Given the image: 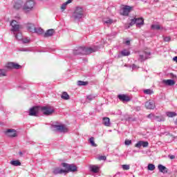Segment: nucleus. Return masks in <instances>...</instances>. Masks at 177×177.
<instances>
[{
  "label": "nucleus",
  "instance_id": "obj_1",
  "mask_svg": "<svg viewBox=\"0 0 177 177\" xmlns=\"http://www.w3.org/2000/svg\"><path fill=\"white\" fill-rule=\"evenodd\" d=\"M71 17L75 21H81V19L85 17V11L84 10V8L80 6L75 8Z\"/></svg>",
  "mask_w": 177,
  "mask_h": 177
},
{
  "label": "nucleus",
  "instance_id": "obj_2",
  "mask_svg": "<svg viewBox=\"0 0 177 177\" xmlns=\"http://www.w3.org/2000/svg\"><path fill=\"white\" fill-rule=\"evenodd\" d=\"M10 26L12 27L11 31L14 32L16 39L21 41V39H23V35L21 32H19V30H20V25H19V22H17L16 20H12L10 23Z\"/></svg>",
  "mask_w": 177,
  "mask_h": 177
},
{
  "label": "nucleus",
  "instance_id": "obj_3",
  "mask_svg": "<svg viewBox=\"0 0 177 177\" xmlns=\"http://www.w3.org/2000/svg\"><path fill=\"white\" fill-rule=\"evenodd\" d=\"M45 115V106H36L30 109L29 115L37 117V115Z\"/></svg>",
  "mask_w": 177,
  "mask_h": 177
},
{
  "label": "nucleus",
  "instance_id": "obj_4",
  "mask_svg": "<svg viewBox=\"0 0 177 177\" xmlns=\"http://www.w3.org/2000/svg\"><path fill=\"white\" fill-rule=\"evenodd\" d=\"M95 52V49L92 48L79 47L77 49L73 50L74 55H91Z\"/></svg>",
  "mask_w": 177,
  "mask_h": 177
},
{
  "label": "nucleus",
  "instance_id": "obj_5",
  "mask_svg": "<svg viewBox=\"0 0 177 177\" xmlns=\"http://www.w3.org/2000/svg\"><path fill=\"white\" fill-rule=\"evenodd\" d=\"M62 167L65 168V174H68V172H75L77 171V166L74 164H68L66 162H62L61 164Z\"/></svg>",
  "mask_w": 177,
  "mask_h": 177
},
{
  "label": "nucleus",
  "instance_id": "obj_6",
  "mask_svg": "<svg viewBox=\"0 0 177 177\" xmlns=\"http://www.w3.org/2000/svg\"><path fill=\"white\" fill-rule=\"evenodd\" d=\"M34 6H35V1L34 0H28L24 3L23 9L26 12H31L34 9Z\"/></svg>",
  "mask_w": 177,
  "mask_h": 177
},
{
  "label": "nucleus",
  "instance_id": "obj_7",
  "mask_svg": "<svg viewBox=\"0 0 177 177\" xmlns=\"http://www.w3.org/2000/svg\"><path fill=\"white\" fill-rule=\"evenodd\" d=\"M55 111V107L49 105L45 106V115H53Z\"/></svg>",
  "mask_w": 177,
  "mask_h": 177
},
{
  "label": "nucleus",
  "instance_id": "obj_8",
  "mask_svg": "<svg viewBox=\"0 0 177 177\" xmlns=\"http://www.w3.org/2000/svg\"><path fill=\"white\" fill-rule=\"evenodd\" d=\"M145 108L147 109V110H154L156 109V102L151 100L146 102Z\"/></svg>",
  "mask_w": 177,
  "mask_h": 177
},
{
  "label": "nucleus",
  "instance_id": "obj_9",
  "mask_svg": "<svg viewBox=\"0 0 177 177\" xmlns=\"http://www.w3.org/2000/svg\"><path fill=\"white\" fill-rule=\"evenodd\" d=\"M132 10V7L129 6H125L122 10L120 14L122 16H129V13H131V11Z\"/></svg>",
  "mask_w": 177,
  "mask_h": 177
},
{
  "label": "nucleus",
  "instance_id": "obj_10",
  "mask_svg": "<svg viewBox=\"0 0 177 177\" xmlns=\"http://www.w3.org/2000/svg\"><path fill=\"white\" fill-rule=\"evenodd\" d=\"M6 67L10 70L12 68H15L16 70H19V68H21V65L15 62H8L6 65Z\"/></svg>",
  "mask_w": 177,
  "mask_h": 177
},
{
  "label": "nucleus",
  "instance_id": "obj_11",
  "mask_svg": "<svg viewBox=\"0 0 177 177\" xmlns=\"http://www.w3.org/2000/svg\"><path fill=\"white\" fill-rule=\"evenodd\" d=\"M6 135L10 138H16L17 136V131L13 129H8L6 131Z\"/></svg>",
  "mask_w": 177,
  "mask_h": 177
},
{
  "label": "nucleus",
  "instance_id": "obj_12",
  "mask_svg": "<svg viewBox=\"0 0 177 177\" xmlns=\"http://www.w3.org/2000/svg\"><path fill=\"white\" fill-rule=\"evenodd\" d=\"M118 98L120 102H122L123 103H125V102H131V98L129 96L125 95V94H119L118 95Z\"/></svg>",
  "mask_w": 177,
  "mask_h": 177
},
{
  "label": "nucleus",
  "instance_id": "obj_13",
  "mask_svg": "<svg viewBox=\"0 0 177 177\" xmlns=\"http://www.w3.org/2000/svg\"><path fill=\"white\" fill-rule=\"evenodd\" d=\"M55 131L58 132H67V128L64 127L63 124H56L53 126Z\"/></svg>",
  "mask_w": 177,
  "mask_h": 177
},
{
  "label": "nucleus",
  "instance_id": "obj_14",
  "mask_svg": "<svg viewBox=\"0 0 177 177\" xmlns=\"http://www.w3.org/2000/svg\"><path fill=\"white\" fill-rule=\"evenodd\" d=\"M150 53H144V55H140L138 60L139 62H145V60L149 59V56H150Z\"/></svg>",
  "mask_w": 177,
  "mask_h": 177
},
{
  "label": "nucleus",
  "instance_id": "obj_15",
  "mask_svg": "<svg viewBox=\"0 0 177 177\" xmlns=\"http://www.w3.org/2000/svg\"><path fill=\"white\" fill-rule=\"evenodd\" d=\"M53 174H54V175H59V174H66V170L63 169L60 167H55L53 171Z\"/></svg>",
  "mask_w": 177,
  "mask_h": 177
},
{
  "label": "nucleus",
  "instance_id": "obj_16",
  "mask_svg": "<svg viewBox=\"0 0 177 177\" xmlns=\"http://www.w3.org/2000/svg\"><path fill=\"white\" fill-rule=\"evenodd\" d=\"M158 169L159 172H162V174H168V169L162 165H158Z\"/></svg>",
  "mask_w": 177,
  "mask_h": 177
},
{
  "label": "nucleus",
  "instance_id": "obj_17",
  "mask_svg": "<svg viewBox=\"0 0 177 177\" xmlns=\"http://www.w3.org/2000/svg\"><path fill=\"white\" fill-rule=\"evenodd\" d=\"M145 24V20L143 18H136V27H142Z\"/></svg>",
  "mask_w": 177,
  "mask_h": 177
},
{
  "label": "nucleus",
  "instance_id": "obj_18",
  "mask_svg": "<svg viewBox=\"0 0 177 177\" xmlns=\"http://www.w3.org/2000/svg\"><path fill=\"white\" fill-rule=\"evenodd\" d=\"M162 83L165 84V85H167L168 86H174L175 84V81L174 80H163Z\"/></svg>",
  "mask_w": 177,
  "mask_h": 177
},
{
  "label": "nucleus",
  "instance_id": "obj_19",
  "mask_svg": "<svg viewBox=\"0 0 177 177\" xmlns=\"http://www.w3.org/2000/svg\"><path fill=\"white\" fill-rule=\"evenodd\" d=\"M55 34V29H48L45 32V38H48V37H52Z\"/></svg>",
  "mask_w": 177,
  "mask_h": 177
},
{
  "label": "nucleus",
  "instance_id": "obj_20",
  "mask_svg": "<svg viewBox=\"0 0 177 177\" xmlns=\"http://www.w3.org/2000/svg\"><path fill=\"white\" fill-rule=\"evenodd\" d=\"M89 168L90 171L91 172H93V174H97V172H99V167H97V165H90Z\"/></svg>",
  "mask_w": 177,
  "mask_h": 177
},
{
  "label": "nucleus",
  "instance_id": "obj_21",
  "mask_svg": "<svg viewBox=\"0 0 177 177\" xmlns=\"http://www.w3.org/2000/svg\"><path fill=\"white\" fill-rule=\"evenodd\" d=\"M71 2H73V0H68L66 2L62 3V5L61 6L62 12H64V10H66V8H67V6L68 5V3H71Z\"/></svg>",
  "mask_w": 177,
  "mask_h": 177
},
{
  "label": "nucleus",
  "instance_id": "obj_22",
  "mask_svg": "<svg viewBox=\"0 0 177 177\" xmlns=\"http://www.w3.org/2000/svg\"><path fill=\"white\" fill-rule=\"evenodd\" d=\"M102 124L105 126V127H110V118L105 117L102 118Z\"/></svg>",
  "mask_w": 177,
  "mask_h": 177
},
{
  "label": "nucleus",
  "instance_id": "obj_23",
  "mask_svg": "<svg viewBox=\"0 0 177 177\" xmlns=\"http://www.w3.org/2000/svg\"><path fill=\"white\" fill-rule=\"evenodd\" d=\"M61 97L63 99V100H70V95H68V93H67V92H63Z\"/></svg>",
  "mask_w": 177,
  "mask_h": 177
},
{
  "label": "nucleus",
  "instance_id": "obj_24",
  "mask_svg": "<svg viewBox=\"0 0 177 177\" xmlns=\"http://www.w3.org/2000/svg\"><path fill=\"white\" fill-rule=\"evenodd\" d=\"M21 8V1H15L14 4V9L19 10V9H20Z\"/></svg>",
  "mask_w": 177,
  "mask_h": 177
},
{
  "label": "nucleus",
  "instance_id": "obj_25",
  "mask_svg": "<svg viewBox=\"0 0 177 177\" xmlns=\"http://www.w3.org/2000/svg\"><path fill=\"white\" fill-rule=\"evenodd\" d=\"M35 26L34 24H29L28 26V31H30V32L35 33Z\"/></svg>",
  "mask_w": 177,
  "mask_h": 177
},
{
  "label": "nucleus",
  "instance_id": "obj_26",
  "mask_svg": "<svg viewBox=\"0 0 177 177\" xmlns=\"http://www.w3.org/2000/svg\"><path fill=\"white\" fill-rule=\"evenodd\" d=\"M35 33L37 34L38 35H41L44 34V29L39 27H36Z\"/></svg>",
  "mask_w": 177,
  "mask_h": 177
},
{
  "label": "nucleus",
  "instance_id": "obj_27",
  "mask_svg": "<svg viewBox=\"0 0 177 177\" xmlns=\"http://www.w3.org/2000/svg\"><path fill=\"white\" fill-rule=\"evenodd\" d=\"M10 164L14 167H20L21 165V162L19 160H11Z\"/></svg>",
  "mask_w": 177,
  "mask_h": 177
},
{
  "label": "nucleus",
  "instance_id": "obj_28",
  "mask_svg": "<svg viewBox=\"0 0 177 177\" xmlns=\"http://www.w3.org/2000/svg\"><path fill=\"white\" fill-rule=\"evenodd\" d=\"M88 84H89V82H84V81H81V80L77 81V85L79 86H86V85H88Z\"/></svg>",
  "mask_w": 177,
  "mask_h": 177
},
{
  "label": "nucleus",
  "instance_id": "obj_29",
  "mask_svg": "<svg viewBox=\"0 0 177 177\" xmlns=\"http://www.w3.org/2000/svg\"><path fill=\"white\" fill-rule=\"evenodd\" d=\"M122 56H129L131 55V52L127 49H124L121 51Z\"/></svg>",
  "mask_w": 177,
  "mask_h": 177
},
{
  "label": "nucleus",
  "instance_id": "obj_30",
  "mask_svg": "<svg viewBox=\"0 0 177 177\" xmlns=\"http://www.w3.org/2000/svg\"><path fill=\"white\" fill-rule=\"evenodd\" d=\"M89 142L91 145V146H93V147H97V145H96V143H95V138L93 137L90 138Z\"/></svg>",
  "mask_w": 177,
  "mask_h": 177
},
{
  "label": "nucleus",
  "instance_id": "obj_31",
  "mask_svg": "<svg viewBox=\"0 0 177 177\" xmlns=\"http://www.w3.org/2000/svg\"><path fill=\"white\" fill-rule=\"evenodd\" d=\"M147 118H149L152 121H156V115H154V113H150L148 115H147Z\"/></svg>",
  "mask_w": 177,
  "mask_h": 177
},
{
  "label": "nucleus",
  "instance_id": "obj_32",
  "mask_svg": "<svg viewBox=\"0 0 177 177\" xmlns=\"http://www.w3.org/2000/svg\"><path fill=\"white\" fill-rule=\"evenodd\" d=\"M147 169L148 171H154L156 169V165L150 163L148 165Z\"/></svg>",
  "mask_w": 177,
  "mask_h": 177
},
{
  "label": "nucleus",
  "instance_id": "obj_33",
  "mask_svg": "<svg viewBox=\"0 0 177 177\" xmlns=\"http://www.w3.org/2000/svg\"><path fill=\"white\" fill-rule=\"evenodd\" d=\"M155 120L158 121V122L165 121L164 118L162 116H158V115L155 116Z\"/></svg>",
  "mask_w": 177,
  "mask_h": 177
},
{
  "label": "nucleus",
  "instance_id": "obj_34",
  "mask_svg": "<svg viewBox=\"0 0 177 177\" xmlns=\"http://www.w3.org/2000/svg\"><path fill=\"white\" fill-rule=\"evenodd\" d=\"M6 69H0V77H6Z\"/></svg>",
  "mask_w": 177,
  "mask_h": 177
},
{
  "label": "nucleus",
  "instance_id": "obj_35",
  "mask_svg": "<svg viewBox=\"0 0 177 177\" xmlns=\"http://www.w3.org/2000/svg\"><path fill=\"white\" fill-rule=\"evenodd\" d=\"M167 117H169L170 118H172V117H176V113L175 112H167L166 113Z\"/></svg>",
  "mask_w": 177,
  "mask_h": 177
},
{
  "label": "nucleus",
  "instance_id": "obj_36",
  "mask_svg": "<svg viewBox=\"0 0 177 177\" xmlns=\"http://www.w3.org/2000/svg\"><path fill=\"white\" fill-rule=\"evenodd\" d=\"M19 52H31V48H19Z\"/></svg>",
  "mask_w": 177,
  "mask_h": 177
},
{
  "label": "nucleus",
  "instance_id": "obj_37",
  "mask_svg": "<svg viewBox=\"0 0 177 177\" xmlns=\"http://www.w3.org/2000/svg\"><path fill=\"white\" fill-rule=\"evenodd\" d=\"M95 97H96V95L93 94H90L86 96V99H88V100H93Z\"/></svg>",
  "mask_w": 177,
  "mask_h": 177
},
{
  "label": "nucleus",
  "instance_id": "obj_38",
  "mask_svg": "<svg viewBox=\"0 0 177 177\" xmlns=\"http://www.w3.org/2000/svg\"><path fill=\"white\" fill-rule=\"evenodd\" d=\"M151 28L152 30H161V26H160V25H151Z\"/></svg>",
  "mask_w": 177,
  "mask_h": 177
},
{
  "label": "nucleus",
  "instance_id": "obj_39",
  "mask_svg": "<svg viewBox=\"0 0 177 177\" xmlns=\"http://www.w3.org/2000/svg\"><path fill=\"white\" fill-rule=\"evenodd\" d=\"M143 92L145 95H151L153 93V91L151 89H145L143 91Z\"/></svg>",
  "mask_w": 177,
  "mask_h": 177
},
{
  "label": "nucleus",
  "instance_id": "obj_40",
  "mask_svg": "<svg viewBox=\"0 0 177 177\" xmlns=\"http://www.w3.org/2000/svg\"><path fill=\"white\" fill-rule=\"evenodd\" d=\"M134 24H136V18L131 19V22L129 23V26L128 28H129V27L133 26Z\"/></svg>",
  "mask_w": 177,
  "mask_h": 177
},
{
  "label": "nucleus",
  "instance_id": "obj_41",
  "mask_svg": "<svg viewBox=\"0 0 177 177\" xmlns=\"http://www.w3.org/2000/svg\"><path fill=\"white\" fill-rule=\"evenodd\" d=\"M104 24H108V25L113 24V19H109L106 21H104Z\"/></svg>",
  "mask_w": 177,
  "mask_h": 177
},
{
  "label": "nucleus",
  "instance_id": "obj_42",
  "mask_svg": "<svg viewBox=\"0 0 177 177\" xmlns=\"http://www.w3.org/2000/svg\"><path fill=\"white\" fill-rule=\"evenodd\" d=\"M141 146H142V147H147L149 146V142L142 141Z\"/></svg>",
  "mask_w": 177,
  "mask_h": 177
},
{
  "label": "nucleus",
  "instance_id": "obj_43",
  "mask_svg": "<svg viewBox=\"0 0 177 177\" xmlns=\"http://www.w3.org/2000/svg\"><path fill=\"white\" fill-rule=\"evenodd\" d=\"M124 145L126 146H129V145H132V140H125Z\"/></svg>",
  "mask_w": 177,
  "mask_h": 177
},
{
  "label": "nucleus",
  "instance_id": "obj_44",
  "mask_svg": "<svg viewBox=\"0 0 177 177\" xmlns=\"http://www.w3.org/2000/svg\"><path fill=\"white\" fill-rule=\"evenodd\" d=\"M21 41H22L23 44H28V42H30V39L28 38L23 39L22 37V39Z\"/></svg>",
  "mask_w": 177,
  "mask_h": 177
},
{
  "label": "nucleus",
  "instance_id": "obj_45",
  "mask_svg": "<svg viewBox=\"0 0 177 177\" xmlns=\"http://www.w3.org/2000/svg\"><path fill=\"white\" fill-rule=\"evenodd\" d=\"M141 147H142V141H139L135 145V147H137L138 149H140Z\"/></svg>",
  "mask_w": 177,
  "mask_h": 177
},
{
  "label": "nucleus",
  "instance_id": "obj_46",
  "mask_svg": "<svg viewBox=\"0 0 177 177\" xmlns=\"http://www.w3.org/2000/svg\"><path fill=\"white\" fill-rule=\"evenodd\" d=\"M122 167L124 171H128L129 169V165H123Z\"/></svg>",
  "mask_w": 177,
  "mask_h": 177
},
{
  "label": "nucleus",
  "instance_id": "obj_47",
  "mask_svg": "<svg viewBox=\"0 0 177 177\" xmlns=\"http://www.w3.org/2000/svg\"><path fill=\"white\" fill-rule=\"evenodd\" d=\"M98 160H100V161H102V160L106 161V158L105 156H101L98 157Z\"/></svg>",
  "mask_w": 177,
  "mask_h": 177
},
{
  "label": "nucleus",
  "instance_id": "obj_48",
  "mask_svg": "<svg viewBox=\"0 0 177 177\" xmlns=\"http://www.w3.org/2000/svg\"><path fill=\"white\" fill-rule=\"evenodd\" d=\"M165 42H169V41H171V37H165L163 38Z\"/></svg>",
  "mask_w": 177,
  "mask_h": 177
},
{
  "label": "nucleus",
  "instance_id": "obj_49",
  "mask_svg": "<svg viewBox=\"0 0 177 177\" xmlns=\"http://www.w3.org/2000/svg\"><path fill=\"white\" fill-rule=\"evenodd\" d=\"M163 135H166V136H171L174 139V135L171 134L169 132L167 131L163 133Z\"/></svg>",
  "mask_w": 177,
  "mask_h": 177
},
{
  "label": "nucleus",
  "instance_id": "obj_50",
  "mask_svg": "<svg viewBox=\"0 0 177 177\" xmlns=\"http://www.w3.org/2000/svg\"><path fill=\"white\" fill-rule=\"evenodd\" d=\"M132 68H133V70H138V68H139V67H138V66H136V64H133Z\"/></svg>",
  "mask_w": 177,
  "mask_h": 177
},
{
  "label": "nucleus",
  "instance_id": "obj_51",
  "mask_svg": "<svg viewBox=\"0 0 177 177\" xmlns=\"http://www.w3.org/2000/svg\"><path fill=\"white\" fill-rule=\"evenodd\" d=\"M168 157H169V158H170V160L175 159V156H174V155H169Z\"/></svg>",
  "mask_w": 177,
  "mask_h": 177
},
{
  "label": "nucleus",
  "instance_id": "obj_52",
  "mask_svg": "<svg viewBox=\"0 0 177 177\" xmlns=\"http://www.w3.org/2000/svg\"><path fill=\"white\" fill-rule=\"evenodd\" d=\"M135 110H136V111H140L141 108H140V106H136V107L135 108Z\"/></svg>",
  "mask_w": 177,
  "mask_h": 177
},
{
  "label": "nucleus",
  "instance_id": "obj_53",
  "mask_svg": "<svg viewBox=\"0 0 177 177\" xmlns=\"http://www.w3.org/2000/svg\"><path fill=\"white\" fill-rule=\"evenodd\" d=\"M126 45H131V41L127 40L125 41Z\"/></svg>",
  "mask_w": 177,
  "mask_h": 177
},
{
  "label": "nucleus",
  "instance_id": "obj_54",
  "mask_svg": "<svg viewBox=\"0 0 177 177\" xmlns=\"http://www.w3.org/2000/svg\"><path fill=\"white\" fill-rule=\"evenodd\" d=\"M173 60H174V62H177V57H174L173 58Z\"/></svg>",
  "mask_w": 177,
  "mask_h": 177
},
{
  "label": "nucleus",
  "instance_id": "obj_55",
  "mask_svg": "<svg viewBox=\"0 0 177 177\" xmlns=\"http://www.w3.org/2000/svg\"><path fill=\"white\" fill-rule=\"evenodd\" d=\"M19 156L21 157V156H23V152L19 151Z\"/></svg>",
  "mask_w": 177,
  "mask_h": 177
},
{
  "label": "nucleus",
  "instance_id": "obj_56",
  "mask_svg": "<svg viewBox=\"0 0 177 177\" xmlns=\"http://www.w3.org/2000/svg\"><path fill=\"white\" fill-rule=\"evenodd\" d=\"M175 124L177 125V119H176V122H175Z\"/></svg>",
  "mask_w": 177,
  "mask_h": 177
},
{
  "label": "nucleus",
  "instance_id": "obj_57",
  "mask_svg": "<svg viewBox=\"0 0 177 177\" xmlns=\"http://www.w3.org/2000/svg\"><path fill=\"white\" fill-rule=\"evenodd\" d=\"M155 1V2H157L158 0H154Z\"/></svg>",
  "mask_w": 177,
  "mask_h": 177
},
{
  "label": "nucleus",
  "instance_id": "obj_58",
  "mask_svg": "<svg viewBox=\"0 0 177 177\" xmlns=\"http://www.w3.org/2000/svg\"><path fill=\"white\" fill-rule=\"evenodd\" d=\"M133 121H136V120L133 119Z\"/></svg>",
  "mask_w": 177,
  "mask_h": 177
}]
</instances>
